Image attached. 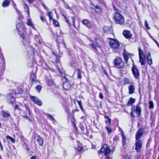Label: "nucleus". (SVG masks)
<instances>
[{
  "instance_id": "obj_8",
  "label": "nucleus",
  "mask_w": 159,
  "mask_h": 159,
  "mask_svg": "<svg viewBox=\"0 0 159 159\" xmlns=\"http://www.w3.org/2000/svg\"><path fill=\"white\" fill-rule=\"evenodd\" d=\"M30 99L34 103L37 104L39 106H41L42 105V102L37 97L30 95Z\"/></svg>"
},
{
  "instance_id": "obj_50",
  "label": "nucleus",
  "mask_w": 159,
  "mask_h": 159,
  "mask_svg": "<svg viewBox=\"0 0 159 159\" xmlns=\"http://www.w3.org/2000/svg\"><path fill=\"white\" fill-rule=\"evenodd\" d=\"M22 116L23 117L25 118L26 119H27L30 121V122H31V120L30 118L27 116L23 115Z\"/></svg>"
},
{
  "instance_id": "obj_44",
  "label": "nucleus",
  "mask_w": 159,
  "mask_h": 159,
  "mask_svg": "<svg viewBox=\"0 0 159 159\" xmlns=\"http://www.w3.org/2000/svg\"><path fill=\"white\" fill-rule=\"evenodd\" d=\"M46 116H48L52 120L55 121L54 118L51 115L49 114H46Z\"/></svg>"
},
{
  "instance_id": "obj_51",
  "label": "nucleus",
  "mask_w": 159,
  "mask_h": 159,
  "mask_svg": "<svg viewBox=\"0 0 159 159\" xmlns=\"http://www.w3.org/2000/svg\"><path fill=\"white\" fill-rule=\"evenodd\" d=\"M122 159H131V158L129 156L124 155L123 156Z\"/></svg>"
},
{
  "instance_id": "obj_61",
  "label": "nucleus",
  "mask_w": 159,
  "mask_h": 159,
  "mask_svg": "<svg viewBox=\"0 0 159 159\" xmlns=\"http://www.w3.org/2000/svg\"><path fill=\"white\" fill-rule=\"evenodd\" d=\"M40 19L43 22L46 21L45 18L43 16H40Z\"/></svg>"
},
{
  "instance_id": "obj_55",
  "label": "nucleus",
  "mask_w": 159,
  "mask_h": 159,
  "mask_svg": "<svg viewBox=\"0 0 159 159\" xmlns=\"http://www.w3.org/2000/svg\"><path fill=\"white\" fill-rule=\"evenodd\" d=\"M80 128L81 131H84V128L83 125L81 124H80Z\"/></svg>"
},
{
  "instance_id": "obj_12",
  "label": "nucleus",
  "mask_w": 159,
  "mask_h": 159,
  "mask_svg": "<svg viewBox=\"0 0 159 159\" xmlns=\"http://www.w3.org/2000/svg\"><path fill=\"white\" fill-rule=\"evenodd\" d=\"M132 107H133V111H135L138 114V116H139L141 114V109L140 108L139 105V104H137L136 105V108L134 106H132Z\"/></svg>"
},
{
  "instance_id": "obj_40",
  "label": "nucleus",
  "mask_w": 159,
  "mask_h": 159,
  "mask_svg": "<svg viewBox=\"0 0 159 159\" xmlns=\"http://www.w3.org/2000/svg\"><path fill=\"white\" fill-rule=\"evenodd\" d=\"M35 89L39 93L42 87L40 85H38L35 87Z\"/></svg>"
},
{
  "instance_id": "obj_54",
  "label": "nucleus",
  "mask_w": 159,
  "mask_h": 159,
  "mask_svg": "<svg viewBox=\"0 0 159 159\" xmlns=\"http://www.w3.org/2000/svg\"><path fill=\"white\" fill-rule=\"evenodd\" d=\"M133 107H132V108H131V112H130V115L133 116V117H135V116L133 115V112H134L133 111Z\"/></svg>"
},
{
  "instance_id": "obj_32",
  "label": "nucleus",
  "mask_w": 159,
  "mask_h": 159,
  "mask_svg": "<svg viewBox=\"0 0 159 159\" xmlns=\"http://www.w3.org/2000/svg\"><path fill=\"white\" fill-rule=\"evenodd\" d=\"M62 107L64 108V109L65 111V112L66 113H69L70 112V111L68 109V107L65 104H62Z\"/></svg>"
},
{
  "instance_id": "obj_18",
  "label": "nucleus",
  "mask_w": 159,
  "mask_h": 159,
  "mask_svg": "<svg viewBox=\"0 0 159 159\" xmlns=\"http://www.w3.org/2000/svg\"><path fill=\"white\" fill-rule=\"evenodd\" d=\"M37 138V141L39 143L40 146H42L43 145L44 139L43 138L41 137L39 135H38Z\"/></svg>"
},
{
  "instance_id": "obj_31",
  "label": "nucleus",
  "mask_w": 159,
  "mask_h": 159,
  "mask_svg": "<svg viewBox=\"0 0 159 159\" xmlns=\"http://www.w3.org/2000/svg\"><path fill=\"white\" fill-rule=\"evenodd\" d=\"M77 78L79 79H80L82 78V75H81V71L80 69H77Z\"/></svg>"
},
{
  "instance_id": "obj_53",
  "label": "nucleus",
  "mask_w": 159,
  "mask_h": 159,
  "mask_svg": "<svg viewBox=\"0 0 159 159\" xmlns=\"http://www.w3.org/2000/svg\"><path fill=\"white\" fill-rule=\"evenodd\" d=\"M51 12H48V16L49 17V19L50 20H51L52 19V16H51Z\"/></svg>"
},
{
  "instance_id": "obj_45",
  "label": "nucleus",
  "mask_w": 159,
  "mask_h": 159,
  "mask_svg": "<svg viewBox=\"0 0 159 159\" xmlns=\"http://www.w3.org/2000/svg\"><path fill=\"white\" fill-rule=\"evenodd\" d=\"M25 10L27 12L28 14H29V8L28 6V5L25 4Z\"/></svg>"
},
{
  "instance_id": "obj_6",
  "label": "nucleus",
  "mask_w": 159,
  "mask_h": 159,
  "mask_svg": "<svg viewBox=\"0 0 159 159\" xmlns=\"http://www.w3.org/2000/svg\"><path fill=\"white\" fill-rule=\"evenodd\" d=\"M131 70L134 77L136 79H139V73L137 68V66L134 65L131 69Z\"/></svg>"
},
{
  "instance_id": "obj_5",
  "label": "nucleus",
  "mask_w": 159,
  "mask_h": 159,
  "mask_svg": "<svg viewBox=\"0 0 159 159\" xmlns=\"http://www.w3.org/2000/svg\"><path fill=\"white\" fill-rule=\"evenodd\" d=\"M114 61V65L118 68H121L124 67V63L122 59L120 57H116Z\"/></svg>"
},
{
  "instance_id": "obj_7",
  "label": "nucleus",
  "mask_w": 159,
  "mask_h": 159,
  "mask_svg": "<svg viewBox=\"0 0 159 159\" xmlns=\"http://www.w3.org/2000/svg\"><path fill=\"white\" fill-rule=\"evenodd\" d=\"M111 151V150L107 146V145H104L102 148L99 151H98V153L104 152L105 155H107Z\"/></svg>"
},
{
  "instance_id": "obj_46",
  "label": "nucleus",
  "mask_w": 159,
  "mask_h": 159,
  "mask_svg": "<svg viewBox=\"0 0 159 159\" xmlns=\"http://www.w3.org/2000/svg\"><path fill=\"white\" fill-rule=\"evenodd\" d=\"M118 140V138L117 136H115L113 138L114 143H116L117 142V141Z\"/></svg>"
},
{
  "instance_id": "obj_15",
  "label": "nucleus",
  "mask_w": 159,
  "mask_h": 159,
  "mask_svg": "<svg viewBox=\"0 0 159 159\" xmlns=\"http://www.w3.org/2000/svg\"><path fill=\"white\" fill-rule=\"evenodd\" d=\"M7 99L8 102L12 104L15 100L14 98L12 96L11 94H9L7 95Z\"/></svg>"
},
{
  "instance_id": "obj_64",
  "label": "nucleus",
  "mask_w": 159,
  "mask_h": 159,
  "mask_svg": "<svg viewBox=\"0 0 159 159\" xmlns=\"http://www.w3.org/2000/svg\"><path fill=\"white\" fill-rule=\"evenodd\" d=\"M95 45H96V47H97L98 48H100L101 47L99 45V44L97 42H95Z\"/></svg>"
},
{
  "instance_id": "obj_24",
  "label": "nucleus",
  "mask_w": 159,
  "mask_h": 159,
  "mask_svg": "<svg viewBox=\"0 0 159 159\" xmlns=\"http://www.w3.org/2000/svg\"><path fill=\"white\" fill-rule=\"evenodd\" d=\"M34 39L37 43H38L39 44H41V38L39 35H35Z\"/></svg>"
},
{
  "instance_id": "obj_56",
  "label": "nucleus",
  "mask_w": 159,
  "mask_h": 159,
  "mask_svg": "<svg viewBox=\"0 0 159 159\" xmlns=\"http://www.w3.org/2000/svg\"><path fill=\"white\" fill-rule=\"evenodd\" d=\"M59 37H57V39H56V42L57 43V46H59V43H60V42L59 41Z\"/></svg>"
},
{
  "instance_id": "obj_9",
  "label": "nucleus",
  "mask_w": 159,
  "mask_h": 159,
  "mask_svg": "<svg viewBox=\"0 0 159 159\" xmlns=\"http://www.w3.org/2000/svg\"><path fill=\"white\" fill-rule=\"evenodd\" d=\"M91 4L93 6L91 7V8L94 10L95 12L97 13H100L102 12V9L99 5H95L92 3H91Z\"/></svg>"
},
{
  "instance_id": "obj_3",
  "label": "nucleus",
  "mask_w": 159,
  "mask_h": 159,
  "mask_svg": "<svg viewBox=\"0 0 159 159\" xmlns=\"http://www.w3.org/2000/svg\"><path fill=\"white\" fill-rule=\"evenodd\" d=\"M114 19L116 24L120 25H124L125 22L124 17L120 13H116L114 15Z\"/></svg>"
},
{
  "instance_id": "obj_60",
  "label": "nucleus",
  "mask_w": 159,
  "mask_h": 159,
  "mask_svg": "<svg viewBox=\"0 0 159 159\" xmlns=\"http://www.w3.org/2000/svg\"><path fill=\"white\" fill-rule=\"evenodd\" d=\"M77 102L80 107H81V106H82L81 101L77 100Z\"/></svg>"
},
{
  "instance_id": "obj_11",
  "label": "nucleus",
  "mask_w": 159,
  "mask_h": 159,
  "mask_svg": "<svg viewBox=\"0 0 159 159\" xmlns=\"http://www.w3.org/2000/svg\"><path fill=\"white\" fill-rule=\"evenodd\" d=\"M135 150L137 152H139L140 151L142 145V142L141 140H138L135 143Z\"/></svg>"
},
{
  "instance_id": "obj_58",
  "label": "nucleus",
  "mask_w": 159,
  "mask_h": 159,
  "mask_svg": "<svg viewBox=\"0 0 159 159\" xmlns=\"http://www.w3.org/2000/svg\"><path fill=\"white\" fill-rule=\"evenodd\" d=\"M16 109L20 110L19 109V106L18 105H16L15 106L14 110H15Z\"/></svg>"
},
{
  "instance_id": "obj_52",
  "label": "nucleus",
  "mask_w": 159,
  "mask_h": 159,
  "mask_svg": "<svg viewBox=\"0 0 159 159\" xmlns=\"http://www.w3.org/2000/svg\"><path fill=\"white\" fill-rule=\"evenodd\" d=\"M126 24L128 25L129 26H130L131 24V22L129 20H127L126 21Z\"/></svg>"
},
{
  "instance_id": "obj_29",
  "label": "nucleus",
  "mask_w": 159,
  "mask_h": 159,
  "mask_svg": "<svg viewBox=\"0 0 159 159\" xmlns=\"http://www.w3.org/2000/svg\"><path fill=\"white\" fill-rule=\"evenodd\" d=\"M135 99L132 98H130L128 102V104L129 105H132L135 102Z\"/></svg>"
},
{
  "instance_id": "obj_33",
  "label": "nucleus",
  "mask_w": 159,
  "mask_h": 159,
  "mask_svg": "<svg viewBox=\"0 0 159 159\" xmlns=\"http://www.w3.org/2000/svg\"><path fill=\"white\" fill-rule=\"evenodd\" d=\"M90 45L94 49V51L96 53H98V50L96 48V46L95 45V43H92V44Z\"/></svg>"
},
{
  "instance_id": "obj_39",
  "label": "nucleus",
  "mask_w": 159,
  "mask_h": 159,
  "mask_svg": "<svg viewBox=\"0 0 159 159\" xmlns=\"http://www.w3.org/2000/svg\"><path fill=\"white\" fill-rule=\"evenodd\" d=\"M53 22V24L55 27H59V25L58 22L55 19L52 20Z\"/></svg>"
},
{
  "instance_id": "obj_26",
  "label": "nucleus",
  "mask_w": 159,
  "mask_h": 159,
  "mask_svg": "<svg viewBox=\"0 0 159 159\" xmlns=\"http://www.w3.org/2000/svg\"><path fill=\"white\" fill-rule=\"evenodd\" d=\"M123 85H125L127 84H130L129 79L127 77H125L123 80Z\"/></svg>"
},
{
  "instance_id": "obj_23",
  "label": "nucleus",
  "mask_w": 159,
  "mask_h": 159,
  "mask_svg": "<svg viewBox=\"0 0 159 159\" xmlns=\"http://www.w3.org/2000/svg\"><path fill=\"white\" fill-rule=\"evenodd\" d=\"M121 136L122 137V145L123 147H124L125 144L126 143V138L125 135L123 133V132H122Z\"/></svg>"
},
{
  "instance_id": "obj_49",
  "label": "nucleus",
  "mask_w": 159,
  "mask_h": 159,
  "mask_svg": "<svg viewBox=\"0 0 159 159\" xmlns=\"http://www.w3.org/2000/svg\"><path fill=\"white\" fill-rule=\"evenodd\" d=\"M150 38L153 40V41L156 43L157 45L159 47V45L158 44V42L154 38H153L152 37L150 36Z\"/></svg>"
},
{
  "instance_id": "obj_4",
  "label": "nucleus",
  "mask_w": 159,
  "mask_h": 159,
  "mask_svg": "<svg viewBox=\"0 0 159 159\" xmlns=\"http://www.w3.org/2000/svg\"><path fill=\"white\" fill-rule=\"evenodd\" d=\"M64 75V76L62 75L63 76L62 79L63 88L66 90H68L70 89L71 85L70 84L69 80L67 78L66 75Z\"/></svg>"
},
{
  "instance_id": "obj_57",
  "label": "nucleus",
  "mask_w": 159,
  "mask_h": 159,
  "mask_svg": "<svg viewBox=\"0 0 159 159\" xmlns=\"http://www.w3.org/2000/svg\"><path fill=\"white\" fill-rule=\"evenodd\" d=\"M99 97L101 99H102L103 98V96L102 93H100L99 94Z\"/></svg>"
},
{
  "instance_id": "obj_16",
  "label": "nucleus",
  "mask_w": 159,
  "mask_h": 159,
  "mask_svg": "<svg viewBox=\"0 0 159 159\" xmlns=\"http://www.w3.org/2000/svg\"><path fill=\"white\" fill-rule=\"evenodd\" d=\"M146 59L149 65H151L152 64V59L151 57V54L149 52H148L146 55Z\"/></svg>"
},
{
  "instance_id": "obj_10",
  "label": "nucleus",
  "mask_w": 159,
  "mask_h": 159,
  "mask_svg": "<svg viewBox=\"0 0 159 159\" xmlns=\"http://www.w3.org/2000/svg\"><path fill=\"white\" fill-rule=\"evenodd\" d=\"M123 55L126 62H127L129 58V57H131L133 56L132 54H130L128 52L125 50H124L123 52Z\"/></svg>"
},
{
  "instance_id": "obj_37",
  "label": "nucleus",
  "mask_w": 159,
  "mask_h": 159,
  "mask_svg": "<svg viewBox=\"0 0 159 159\" xmlns=\"http://www.w3.org/2000/svg\"><path fill=\"white\" fill-rule=\"evenodd\" d=\"M108 134H110L111 132V129L110 126H107L106 127Z\"/></svg>"
},
{
  "instance_id": "obj_19",
  "label": "nucleus",
  "mask_w": 159,
  "mask_h": 159,
  "mask_svg": "<svg viewBox=\"0 0 159 159\" xmlns=\"http://www.w3.org/2000/svg\"><path fill=\"white\" fill-rule=\"evenodd\" d=\"M129 93L130 94H132L134 92L135 87L133 85H130L128 87Z\"/></svg>"
},
{
  "instance_id": "obj_62",
  "label": "nucleus",
  "mask_w": 159,
  "mask_h": 159,
  "mask_svg": "<svg viewBox=\"0 0 159 159\" xmlns=\"http://www.w3.org/2000/svg\"><path fill=\"white\" fill-rule=\"evenodd\" d=\"M103 73L105 75H106L107 76H108V74L107 71H106V70L105 69H104L103 70Z\"/></svg>"
},
{
  "instance_id": "obj_34",
  "label": "nucleus",
  "mask_w": 159,
  "mask_h": 159,
  "mask_svg": "<svg viewBox=\"0 0 159 159\" xmlns=\"http://www.w3.org/2000/svg\"><path fill=\"white\" fill-rule=\"evenodd\" d=\"M82 22L84 25L87 26H88V25L90 24V22L87 19H85L83 20Z\"/></svg>"
},
{
  "instance_id": "obj_13",
  "label": "nucleus",
  "mask_w": 159,
  "mask_h": 159,
  "mask_svg": "<svg viewBox=\"0 0 159 159\" xmlns=\"http://www.w3.org/2000/svg\"><path fill=\"white\" fill-rule=\"evenodd\" d=\"M124 36L127 39H130L132 37V35L129 31L125 30L123 32Z\"/></svg>"
},
{
  "instance_id": "obj_63",
  "label": "nucleus",
  "mask_w": 159,
  "mask_h": 159,
  "mask_svg": "<svg viewBox=\"0 0 159 159\" xmlns=\"http://www.w3.org/2000/svg\"><path fill=\"white\" fill-rule=\"evenodd\" d=\"M12 5H13V7H14V8L15 9H17L16 5V4L14 2H13Z\"/></svg>"
},
{
  "instance_id": "obj_22",
  "label": "nucleus",
  "mask_w": 159,
  "mask_h": 159,
  "mask_svg": "<svg viewBox=\"0 0 159 159\" xmlns=\"http://www.w3.org/2000/svg\"><path fill=\"white\" fill-rule=\"evenodd\" d=\"M111 29L112 27L111 26H104L103 28V30L105 33H107L111 31Z\"/></svg>"
},
{
  "instance_id": "obj_20",
  "label": "nucleus",
  "mask_w": 159,
  "mask_h": 159,
  "mask_svg": "<svg viewBox=\"0 0 159 159\" xmlns=\"http://www.w3.org/2000/svg\"><path fill=\"white\" fill-rule=\"evenodd\" d=\"M139 62L141 63L142 66H145L146 59L145 56L144 57H139Z\"/></svg>"
},
{
  "instance_id": "obj_21",
  "label": "nucleus",
  "mask_w": 159,
  "mask_h": 159,
  "mask_svg": "<svg viewBox=\"0 0 159 159\" xmlns=\"http://www.w3.org/2000/svg\"><path fill=\"white\" fill-rule=\"evenodd\" d=\"M27 24L29 26L31 27L32 28H33V29H35V27L34 26L33 23L32 21L29 19H28L27 20Z\"/></svg>"
},
{
  "instance_id": "obj_59",
  "label": "nucleus",
  "mask_w": 159,
  "mask_h": 159,
  "mask_svg": "<svg viewBox=\"0 0 159 159\" xmlns=\"http://www.w3.org/2000/svg\"><path fill=\"white\" fill-rule=\"evenodd\" d=\"M64 18H65V19L66 20V23H67V24H68V25H69V26L70 25V23L69 22V21H68V19H67L66 17L65 16H64Z\"/></svg>"
},
{
  "instance_id": "obj_14",
  "label": "nucleus",
  "mask_w": 159,
  "mask_h": 159,
  "mask_svg": "<svg viewBox=\"0 0 159 159\" xmlns=\"http://www.w3.org/2000/svg\"><path fill=\"white\" fill-rule=\"evenodd\" d=\"M5 66V61L2 54H0V66L4 69Z\"/></svg>"
},
{
  "instance_id": "obj_2",
  "label": "nucleus",
  "mask_w": 159,
  "mask_h": 159,
  "mask_svg": "<svg viewBox=\"0 0 159 159\" xmlns=\"http://www.w3.org/2000/svg\"><path fill=\"white\" fill-rule=\"evenodd\" d=\"M109 44L110 46L116 52L120 48V44L116 40L109 38Z\"/></svg>"
},
{
  "instance_id": "obj_17",
  "label": "nucleus",
  "mask_w": 159,
  "mask_h": 159,
  "mask_svg": "<svg viewBox=\"0 0 159 159\" xmlns=\"http://www.w3.org/2000/svg\"><path fill=\"white\" fill-rule=\"evenodd\" d=\"M143 131L142 129H139L136 132L135 138L136 140H139L143 134Z\"/></svg>"
},
{
  "instance_id": "obj_35",
  "label": "nucleus",
  "mask_w": 159,
  "mask_h": 159,
  "mask_svg": "<svg viewBox=\"0 0 159 159\" xmlns=\"http://www.w3.org/2000/svg\"><path fill=\"white\" fill-rule=\"evenodd\" d=\"M138 50L139 52V57H144L145 56L143 53V51L141 50L140 48H139Z\"/></svg>"
},
{
  "instance_id": "obj_48",
  "label": "nucleus",
  "mask_w": 159,
  "mask_h": 159,
  "mask_svg": "<svg viewBox=\"0 0 159 159\" xmlns=\"http://www.w3.org/2000/svg\"><path fill=\"white\" fill-rule=\"evenodd\" d=\"M104 118L105 119H107L108 120V121L109 124L111 123V120L108 117V116L107 115L105 116H104Z\"/></svg>"
},
{
  "instance_id": "obj_47",
  "label": "nucleus",
  "mask_w": 159,
  "mask_h": 159,
  "mask_svg": "<svg viewBox=\"0 0 159 159\" xmlns=\"http://www.w3.org/2000/svg\"><path fill=\"white\" fill-rule=\"evenodd\" d=\"M145 25L148 30L150 29V28L148 26V24L146 20H145Z\"/></svg>"
},
{
  "instance_id": "obj_42",
  "label": "nucleus",
  "mask_w": 159,
  "mask_h": 159,
  "mask_svg": "<svg viewBox=\"0 0 159 159\" xmlns=\"http://www.w3.org/2000/svg\"><path fill=\"white\" fill-rule=\"evenodd\" d=\"M98 2L99 3V4L102 5L103 6H104L105 7H106V3L103 0H98Z\"/></svg>"
},
{
  "instance_id": "obj_30",
  "label": "nucleus",
  "mask_w": 159,
  "mask_h": 159,
  "mask_svg": "<svg viewBox=\"0 0 159 159\" xmlns=\"http://www.w3.org/2000/svg\"><path fill=\"white\" fill-rule=\"evenodd\" d=\"M36 77V74L34 72H32L31 75V79L33 82L35 80Z\"/></svg>"
},
{
  "instance_id": "obj_38",
  "label": "nucleus",
  "mask_w": 159,
  "mask_h": 159,
  "mask_svg": "<svg viewBox=\"0 0 159 159\" xmlns=\"http://www.w3.org/2000/svg\"><path fill=\"white\" fill-rule=\"evenodd\" d=\"M149 105L148 108L149 109H151L153 108V103L152 101H151L149 102Z\"/></svg>"
},
{
  "instance_id": "obj_1",
  "label": "nucleus",
  "mask_w": 159,
  "mask_h": 159,
  "mask_svg": "<svg viewBox=\"0 0 159 159\" xmlns=\"http://www.w3.org/2000/svg\"><path fill=\"white\" fill-rule=\"evenodd\" d=\"M16 29L23 39V43L25 48V50L27 53L28 56L30 58H33L34 53V49L30 45V39H25V35L26 34L25 26L22 23H19L16 25Z\"/></svg>"
},
{
  "instance_id": "obj_27",
  "label": "nucleus",
  "mask_w": 159,
  "mask_h": 159,
  "mask_svg": "<svg viewBox=\"0 0 159 159\" xmlns=\"http://www.w3.org/2000/svg\"><path fill=\"white\" fill-rule=\"evenodd\" d=\"M10 4V2L9 0H5L2 3V6L4 7H7Z\"/></svg>"
},
{
  "instance_id": "obj_28",
  "label": "nucleus",
  "mask_w": 159,
  "mask_h": 159,
  "mask_svg": "<svg viewBox=\"0 0 159 159\" xmlns=\"http://www.w3.org/2000/svg\"><path fill=\"white\" fill-rule=\"evenodd\" d=\"M23 93V90L22 89L20 88H18L16 92H15L16 95L17 94L18 95H20Z\"/></svg>"
},
{
  "instance_id": "obj_43",
  "label": "nucleus",
  "mask_w": 159,
  "mask_h": 159,
  "mask_svg": "<svg viewBox=\"0 0 159 159\" xmlns=\"http://www.w3.org/2000/svg\"><path fill=\"white\" fill-rule=\"evenodd\" d=\"M71 19L72 20V23L73 24V25L75 27V16H73L71 17Z\"/></svg>"
},
{
  "instance_id": "obj_36",
  "label": "nucleus",
  "mask_w": 159,
  "mask_h": 159,
  "mask_svg": "<svg viewBox=\"0 0 159 159\" xmlns=\"http://www.w3.org/2000/svg\"><path fill=\"white\" fill-rule=\"evenodd\" d=\"M47 82L48 85L50 86L53 85V84H54V81L52 80H48Z\"/></svg>"
},
{
  "instance_id": "obj_41",
  "label": "nucleus",
  "mask_w": 159,
  "mask_h": 159,
  "mask_svg": "<svg viewBox=\"0 0 159 159\" xmlns=\"http://www.w3.org/2000/svg\"><path fill=\"white\" fill-rule=\"evenodd\" d=\"M6 138L7 139H8L10 140L13 143H15V140L13 138L11 137V136L8 135L6 137Z\"/></svg>"
},
{
  "instance_id": "obj_25",
  "label": "nucleus",
  "mask_w": 159,
  "mask_h": 159,
  "mask_svg": "<svg viewBox=\"0 0 159 159\" xmlns=\"http://www.w3.org/2000/svg\"><path fill=\"white\" fill-rule=\"evenodd\" d=\"M2 114L3 116L4 117L7 118L10 116V115L8 111H2Z\"/></svg>"
}]
</instances>
